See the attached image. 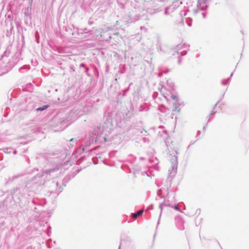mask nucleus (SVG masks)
<instances>
[{
	"instance_id": "obj_3",
	"label": "nucleus",
	"mask_w": 249,
	"mask_h": 249,
	"mask_svg": "<svg viewBox=\"0 0 249 249\" xmlns=\"http://www.w3.org/2000/svg\"><path fill=\"white\" fill-rule=\"evenodd\" d=\"M180 108L178 107H175L174 109L172 110L173 112H178L180 111Z\"/></svg>"
},
{
	"instance_id": "obj_5",
	"label": "nucleus",
	"mask_w": 249,
	"mask_h": 249,
	"mask_svg": "<svg viewBox=\"0 0 249 249\" xmlns=\"http://www.w3.org/2000/svg\"><path fill=\"white\" fill-rule=\"evenodd\" d=\"M49 107L48 105H46V106H43L42 107H39V108H37V110H41V111H42L45 109H46L48 107Z\"/></svg>"
},
{
	"instance_id": "obj_6",
	"label": "nucleus",
	"mask_w": 249,
	"mask_h": 249,
	"mask_svg": "<svg viewBox=\"0 0 249 249\" xmlns=\"http://www.w3.org/2000/svg\"><path fill=\"white\" fill-rule=\"evenodd\" d=\"M174 208H175V209H176L177 210H179L178 207L177 205H175Z\"/></svg>"
},
{
	"instance_id": "obj_8",
	"label": "nucleus",
	"mask_w": 249,
	"mask_h": 249,
	"mask_svg": "<svg viewBox=\"0 0 249 249\" xmlns=\"http://www.w3.org/2000/svg\"><path fill=\"white\" fill-rule=\"evenodd\" d=\"M73 140V139H71L70 140V141H71Z\"/></svg>"
},
{
	"instance_id": "obj_2",
	"label": "nucleus",
	"mask_w": 249,
	"mask_h": 249,
	"mask_svg": "<svg viewBox=\"0 0 249 249\" xmlns=\"http://www.w3.org/2000/svg\"><path fill=\"white\" fill-rule=\"evenodd\" d=\"M143 212V211L142 210H140L136 213H132V217L133 218H136L138 216L141 215L142 214Z\"/></svg>"
},
{
	"instance_id": "obj_4",
	"label": "nucleus",
	"mask_w": 249,
	"mask_h": 249,
	"mask_svg": "<svg viewBox=\"0 0 249 249\" xmlns=\"http://www.w3.org/2000/svg\"><path fill=\"white\" fill-rule=\"evenodd\" d=\"M171 97L174 101H178V96L176 95L172 94Z\"/></svg>"
},
{
	"instance_id": "obj_7",
	"label": "nucleus",
	"mask_w": 249,
	"mask_h": 249,
	"mask_svg": "<svg viewBox=\"0 0 249 249\" xmlns=\"http://www.w3.org/2000/svg\"><path fill=\"white\" fill-rule=\"evenodd\" d=\"M104 141H105V142L107 141V139L105 137L104 138Z\"/></svg>"
},
{
	"instance_id": "obj_1",
	"label": "nucleus",
	"mask_w": 249,
	"mask_h": 249,
	"mask_svg": "<svg viewBox=\"0 0 249 249\" xmlns=\"http://www.w3.org/2000/svg\"><path fill=\"white\" fill-rule=\"evenodd\" d=\"M178 167V163L176 160L172 162L171 165L169 169V176L172 178H174L177 174Z\"/></svg>"
}]
</instances>
